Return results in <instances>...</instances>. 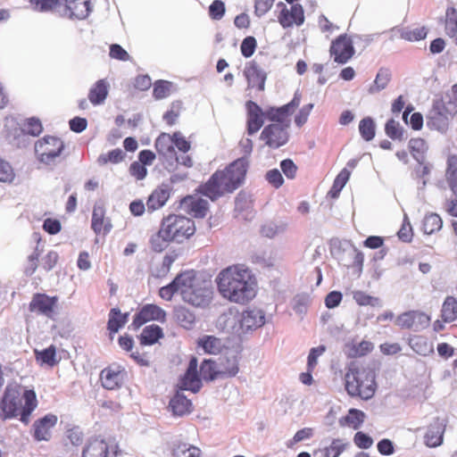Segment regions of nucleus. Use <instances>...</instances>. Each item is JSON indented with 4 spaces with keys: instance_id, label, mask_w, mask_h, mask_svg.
Returning a JSON list of instances; mask_svg holds the SVG:
<instances>
[{
    "instance_id": "obj_1",
    "label": "nucleus",
    "mask_w": 457,
    "mask_h": 457,
    "mask_svg": "<svg viewBox=\"0 0 457 457\" xmlns=\"http://www.w3.org/2000/svg\"><path fill=\"white\" fill-rule=\"evenodd\" d=\"M220 295L230 303L245 305L258 293V281L246 266L233 264L221 270L216 277Z\"/></svg>"
},
{
    "instance_id": "obj_2",
    "label": "nucleus",
    "mask_w": 457,
    "mask_h": 457,
    "mask_svg": "<svg viewBox=\"0 0 457 457\" xmlns=\"http://www.w3.org/2000/svg\"><path fill=\"white\" fill-rule=\"evenodd\" d=\"M248 167L246 158H238L226 169L216 170L211 178L200 187V193L212 201H215L226 194H230L243 183Z\"/></svg>"
},
{
    "instance_id": "obj_3",
    "label": "nucleus",
    "mask_w": 457,
    "mask_h": 457,
    "mask_svg": "<svg viewBox=\"0 0 457 457\" xmlns=\"http://www.w3.org/2000/svg\"><path fill=\"white\" fill-rule=\"evenodd\" d=\"M37 406V400L34 390L29 389L22 392L20 385L9 384L0 402V417L6 420L20 416V420L24 424H28Z\"/></svg>"
},
{
    "instance_id": "obj_4",
    "label": "nucleus",
    "mask_w": 457,
    "mask_h": 457,
    "mask_svg": "<svg viewBox=\"0 0 457 457\" xmlns=\"http://www.w3.org/2000/svg\"><path fill=\"white\" fill-rule=\"evenodd\" d=\"M344 386L351 397L370 400L377 391L375 371L369 367L351 363L345 373Z\"/></svg>"
},
{
    "instance_id": "obj_5",
    "label": "nucleus",
    "mask_w": 457,
    "mask_h": 457,
    "mask_svg": "<svg viewBox=\"0 0 457 457\" xmlns=\"http://www.w3.org/2000/svg\"><path fill=\"white\" fill-rule=\"evenodd\" d=\"M180 296L185 303L195 307L207 306L212 298L211 281L203 278L195 270L179 273Z\"/></svg>"
},
{
    "instance_id": "obj_6",
    "label": "nucleus",
    "mask_w": 457,
    "mask_h": 457,
    "mask_svg": "<svg viewBox=\"0 0 457 457\" xmlns=\"http://www.w3.org/2000/svg\"><path fill=\"white\" fill-rule=\"evenodd\" d=\"M228 320L230 319L237 323L231 326L234 332L241 334L250 329H255L262 327L265 322V316L262 311L253 308L246 309L239 312L236 308H229L228 313Z\"/></svg>"
},
{
    "instance_id": "obj_7",
    "label": "nucleus",
    "mask_w": 457,
    "mask_h": 457,
    "mask_svg": "<svg viewBox=\"0 0 457 457\" xmlns=\"http://www.w3.org/2000/svg\"><path fill=\"white\" fill-rule=\"evenodd\" d=\"M161 228L170 236L172 241L183 242L195 232V222L185 216L170 214L163 218Z\"/></svg>"
},
{
    "instance_id": "obj_8",
    "label": "nucleus",
    "mask_w": 457,
    "mask_h": 457,
    "mask_svg": "<svg viewBox=\"0 0 457 457\" xmlns=\"http://www.w3.org/2000/svg\"><path fill=\"white\" fill-rule=\"evenodd\" d=\"M63 141L53 136H46L35 143V154L37 159L46 165L52 164L60 157L64 150Z\"/></svg>"
},
{
    "instance_id": "obj_9",
    "label": "nucleus",
    "mask_w": 457,
    "mask_h": 457,
    "mask_svg": "<svg viewBox=\"0 0 457 457\" xmlns=\"http://www.w3.org/2000/svg\"><path fill=\"white\" fill-rule=\"evenodd\" d=\"M288 128V122L285 124H269L262 129L260 139L264 142L265 145L271 149L279 148L289 140Z\"/></svg>"
},
{
    "instance_id": "obj_10",
    "label": "nucleus",
    "mask_w": 457,
    "mask_h": 457,
    "mask_svg": "<svg viewBox=\"0 0 457 457\" xmlns=\"http://www.w3.org/2000/svg\"><path fill=\"white\" fill-rule=\"evenodd\" d=\"M127 378V370L124 366L112 363L103 369L99 375L102 386L107 390L120 389Z\"/></svg>"
},
{
    "instance_id": "obj_11",
    "label": "nucleus",
    "mask_w": 457,
    "mask_h": 457,
    "mask_svg": "<svg viewBox=\"0 0 457 457\" xmlns=\"http://www.w3.org/2000/svg\"><path fill=\"white\" fill-rule=\"evenodd\" d=\"M355 50L351 36L339 35L330 45L329 54L335 62L345 64L354 55Z\"/></svg>"
},
{
    "instance_id": "obj_12",
    "label": "nucleus",
    "mask_w": 457,
    "mask_h": 457,
    "mask_svg": "<svg viewBox=\"0 0 457 457\" xmlns=\"http://www.w3.org/2000/svg\"><path fill=\"white\" fill-rule=\"evenodd\" d=\"M167 313L159 305L147 303L143 305L133 317L130 327L134 330H137L144 324L150 321H159L163 323L166 321Z\"/></svg>"
},
{
    "instance_id": "obj_13",
    "label": "nucleus",
    "mask_w": 457,
    "mask_h": 457,
    "mask_svg": "<svg viewBox=\"0 0 457 457\" xmlns=\"http://www.w3.org/2000/svg\"><path fill=\"white\" fill-rule=\"evenodd\" d=\"M278 7L281 8L278 15V21L283 29L300 27L304 23V9L302 4H295L287 8L284 3L279 2Z\"/></svg>"
},
{
    "instance_id": "obj_14",
    "label": "nucleus",
    "mask_w": 457,
    "mask_h": 457,
    "mask_svg": "<svg viewBox=\"0 0 457 457\" xmlns=\"http://www.w3.org/2000/svg\"><path fill=\"white\" fill-rule=\"evenodd\" d=\"M58 296H49L46 294L37 293L32 296L29 304V310L31 312L44 315L52 319L54 315L58 304Z\"/></svg>"
},
{
    "instance_id": "obj_15",
    "label": "nucleus",
    "mask_w": 457,
    "mask_h": 457,
    "mask_svg": "<svg viewBox=\"0 0 457 457\" xmlns=\"http://www.w3.org/2000/svg\"><path fill=\"white\" fill-rule=\"evenodd\" d=\"M430 320V316L423 312L409 311L397 317L396 324L402 328L419 331L427 328Z\"/></svg>"
},
{
    "instance_id": "obj_16",
    "label": "nucleus",
    "mask_w": 457,
    "mask_h": 457,
    "mask_svg": "<svg viewBox=\"0 0 457 457\" xmlns=\"http://www.w3.org/2000/svg\"><path fill=\"white\" fill-rule=\"evenodd\" d=\"M449 125V112L443 101H436L427 116V126L429 129L444 132Z\"/></svg>"
},
{
    "instance_id": "obj_17",
    "label": "nucleus",
    "mask_w": 457,
    "mask_h": 457,
    "mask_svg": "<svg viewBox=\"0 0 457 457\" xmlns=\"http://www.w3.org/2000/svg\"><path fill=\"white\" fill-rule=\"evenodd\" d=\"M58 422L55 414L48 413L36 420L32 426V436L36 441H49L52 436V429Z\"/></svg>"
},
{
    "instance_id": "obj_18",
    "label": "nucleus",
    "mask_w": 457,
    "mask_h": 457,
    "mask_svg": "<svg viewBox=\"0 0 457 457\" xmlns=\"http://www.w3.org/2000/svg\"><path fill=\"white\" fill-rule=\"evenodd\" d=\"M197 359L195 357H192L186 373L179 381V388L180 390H188L193 393H197L200 390L202 382L200 376L197 373Z\"/></svg>"
},
{
    "instance_id": "obj_19",
    "label": "nucleus",
    "mask_w": 457,
    "mask_h": 457,
    "mask_svg": "<svg viewBox=\"0 0 457 457\" xmlns=\"http://www.w3.org/2000/svg\"><path fill=\"white\" fill-rule=\"evenodd\" d=\"M300 102V96L295 95L290 103L278 108H270L266 116L273 123L285 124L288 122L290 124L289 116L299 106Z\"/></svg>"
},
{
    "instance_id": "obj_20",
    "label": "nucleus",
    "mask_w": 457,
    "mask_h": 457,
    "mask_svg": "<svg viewBox=\"0 0 457 457\" xmlns=\"http://www.w3.org/2000/svg\"><path fill=\"white\" fill-rule=\"evenodd\" d=\"M180 208L195 218H204L207 214L209 204L198 196L187 195L180 201Z\"/></svg>"
},
{
    "instance_id": "obj_21",
    "label": "nucleus",
    "mask_w": 457,
    "mask_h": 457,
    "mask_svg": "<svg viewBox=\"0 0 457 457\" xmlns=\"http://www.w3.org/2000/svg\"><path fill=\"white\" fill-rule=\"evenodd\" d=\"M244 75L247 80L249 87H255L259 91L264 90L267 76L264 71L255 61H251L246 63L244 70Z\"/></svg>"
},
{
    "instance_id": "obj_22",
    "label": "nucleus",
    "mask_w": 457,
    "mask_h": 457,
    "mask_svg": "<svg viewBox=\"0 0 457 457\" xmlns=\"http://www.w3.org/2000/svg\"><path fill=\"white\" fill-rule=\"evenodd\" d=\"M91 228L96 234L107 235L112 225L105 217V210L103 205L95 204L92 212Z\"/></svg>"
},
{
    "instance_id": "obj_23",
    "label": "nucleus",
    "mask_w": 457,
    "mask_h": 457,
    "mask_svg": "<svg viewBox=\"0 0 457 457\" xmlns=\"http://www.w3.org/2000/svg\"><path fill=\"white\" fill-rule=\"evenodd\" d=\"M247 108V133H256L263 125V112L261 107L253 101L246 103Z\"/></svg>"
},
{
    "instance_id": "obj_24",
    "label": "nucleus",
    "mask_w": 457,
    "mask_h": 457,
    "mask_svg": "<svg viewBox=\"0 0 457 457\" xmlns=\"http://www.w3.org/2000/svg\"><path fill=\"white\" fill-rule=\"evenodd\" d=\"M170 195L168 186L162 185L156 187L148 196L146 208L149 212L161 209L165 205Z\"/></svg>"
},
{
    "instance_id": "obj_25",
    "label": "nucleus",
    "mask_w": 457,
    "mask_h": 457,
    "mask_svg": "<svg viewBox=\"0 0 457 457\" xmlns=\"http://www.w3.org/2000/svg\"><path fill=\"white\" fill-rule=\"evenodd\" d=\"M109 453L110 447L105 440L93 438L84 446L81 457H108Z\"/></svg>"
},
{
    "instance_id": "obj_26",
    "label": "nucleus",
    "mask_w": 457,
    "mask_h": 457,
    "mask_svg": "<svg viewBox=\"0 0 457 457\" xmlns=\"http://www.w3.org/2000/svg\"><path fill=\"white\" fill-rule=\"evenodd\" d=\"M110 84L105 79L97 80L89 89L87 98L93 105H100L108 96Z\"/></svg>"
},
{
    "instance_id": "obj_27",
    "label": "nucleus",
    "mask_w": 457,
    "mask_h": 457,
    "mask_svg": "<svg viewBox=\"0 0 457 457\" xmlns=\"http://www.w3.org/2000/svg\"><path fill=\"white\" fill-rule=\"evenodd\" d=\"M71 18L85 19L91 12L90 0H63Z\"/></svg>"
},
{
    "instance_id": "obj_28",
    "label": "nucleus",
    "mask_w": 457,
    "mask_h": 457,
    "mask_svg": "<svg viewBox=\"0 0 457 457\" xmlns=\"http://www.w3.org/2000/svg\"><path fill=\"white\" fill-rule=\"evenodd\" d=\"M445 432L444 425L438 420L432 422L424 436L425 444L428 447H436L443 443Z\"/></svg>"
},
{
    "instance_id": "obj_29",
    "label": "nucleus",
    "mask_w": 457,
    "mask_h": 457,
    "mask_svg": "<svg viewBox=\"0 0 457 457\" xmlns=\"http://www.w3.org/2000/svg\"><path fill=\"white\" fill-rule=\"evenodd\" d=\"M197 346L202 348L205 353L219 354L224 349L225 345L220 338L204 335L198 339Z\"/></svg>"
},
{
    "instance_id": "obj_30",
    "label": "nucleus",
    "mask_w": 457,
    "mask_h": 457,
    "mask_svg": "<svg viewBox=\"0 0 457 457\" xmlns=\"http://www.w3.org/2000/svg\"><path fill=\"white\" fill-rule=\"evenodd\" d=\"M169 407L174 415L183 416L191 412L192 403L184 395L177 392L176 395L170 399Z\"/></svg>"
},
{
    "instance_id": "obj_31",
    "label": "nucleus",
    "mask_w": 457,
    "mask_h": 457,
    "mask_svg": "<svg viewBox=\"0 0 457 457\" xmlns=\"http://www.w3.org/2000/svg\"><path fill=\"white\" fill-rule=\"evenodd\" d=\"M374 349V345L370 341L362 340L359 343L352 342L345 345V353L349 358L363 357Z\"/></svg>"
},
{
    "instance_id": "obj_32",
    "label": "nucleus",
    "mask_w": 457,
    "mask_h": 457,
    "mask_svg": "<svg viewBox=\"0 0 457 457\" xmlns=\"http://www.w3.org/2000/svg\"><path fill=\"white\" fill-rule=\"evenodd\" d=\"M365 418L366 415L362 411L352 408L345 416L339 419V425L341 427H349L356 430L361 428Z\"/></svg>"
},
{
    "instance_id": "obj_33",
    "label": "nucleus",
    "mask_w": 457,
    "mask_h": 457,
    "mask_svg": "<svg viewBox=\"0 0 457 457\" xmlns=\"http://www.w3.org/2000/svg\"><path fill=\"white\" fill-rule=\"evenodd\" d=\"M176 322L186 329H191L195 322V313L185 306H178L174 309Z\"/></svg>"
},
{
    "instance_id": "obj_34",
    "label": "nucleus",
    "mask_w": 457,
    "mask_h": 457,
    "mask_svg": "<svg viewBox=\"0 0 457 457\" xmlns=\"http://www.w3.org/2000/svg\"><path fill=\"white\" fill-rule=\"evenodd\" d=\"M129 313H121L120 309L112 308L109 312L107 329L111 335L119 331L128 321Z\"/></svg>"
},
{
    "instance_id": "obj_35",
    "label": "nucleus",
    "mask_w": 457,
    "mask_h": 457,
    "mask_svg": "<svg viewBox=\"0 0 457 457\" xmlns=\"http://www.w3.org/2000/svg\"><path fill=\"white\" fill-rule=\"evenodd\" d=\"M162 337L163 331L161 327L158 325H149L143 329L139 341L142 345H152Z\"/></svg>"
},
{
    "instance_id": "obj_36",
    "label": "nucleus",
    "mask_w": 457,
    "mask_h": 457,
    "mask_svg": "<svg viewBox=\"0 0 457 457\" xmlns=\"http://www.w3.org/2000/svg\"><path fill=\"white\" fill-rule=\"evenodd\" d=\"M441 319L445 323H451L457 319V300L454 296H447L441 309Z\"/></svg>"
},
{
    "instance_id": "obj_37",
    "label": "nucleus",
    "mask_w": 457,
    "mask_h": 457,
    "mask_svg": "<svg viewBox=\"0 0 457 457\" xmlns=\"http://www.w3.org/2000/svg\"><path fill=\"white\" fill-rule=\"evenodd\" d=\"M443 220L436 213H428L425 215L422 220L421 229L426 235H432L442 228Z\"/></svg>"
},
{
    "instance_id": "obj_38",
    "label": "nucleus",
    "mask_w": 457,
    "mask_h": 457,
    "mask_svg": "<svg viewBox=\"0 0 457 457\" xmlns=\"http://www.w3.org/2000/svg\"><path fill=\"white\" fill-rule=\"evenodd\" d=\"M199 376L201 379L205 381H212L221 378L220 369L217 368L216 363L212 360H204L201 363Z\"/></svg>"
},
{
    "instance_id": "obj_39",
    "label": "nucleus",
    "mask_w": 457,
    "mask_h": 457,
    "mask_svg": "<svg viewBox=\"0 0 457 457\" xmlns=\"http://www.w3.org/2000/svg\"><path fill=\"white\" fill-rule=\"evenodd\" d=\"M171 241L170 236L165 232L164 228L160 227L158 232L150 239L151 248L156 253H161L167 248Z\"/></svg>"
},
{
    "instance_id": "obj_40",
    "label": "nucleus",
    "mask_w": 457,
    "mask_h": 457,
    "mask_svg": "<svg viewBox=\"0 0 457 457\" xmlns=\"http://www.w3.org/2000/svg\"><path fill=\"white\" fill-rule=\"evenodd\" d=\"M445 178L453 193L457 192V155H450L447 159Z\"/></svg>"
},
{
    "instance_id": "obj_41",
    "label": "nucleus",
    "mask_w": 457,
    "mask_h": 457,
    "mask_svg": "<svg viewBox=\"0 0 457 457\" xmlns=\"http://www.w3.org/2000/svg\"><path fill=\"white\" fill-rule=\"evenodd\" d=\"M351 171L347 168H344L336 177L333 185L328 192L332 198L338 197L341 190L344 188L349 180Z\"/></svg>"
},
{
    "instance_id": "obj_42",
    "label": "nucleus",
    "mask_w": 457,
    "mask_h": 457,
    "mask_svg": "<svg viewBox=\"0 0 457 457\" xmlns=\"http://www.w3.org/2000/svg\"><path fill=\"white\" fill-rule=\"evenodd\" d=\"M445 34L453 37L457 33V9L454 7H448L445 12Z\"/></svg>"
},
{
    "instance_id": "obj_43",
    "label": "nucleus",
    "mask_w": 457,
    "mask_h": 457,
    "mask_svg": "<svg viewBox=\"0 0 457 457\" xmlns=\"http://www.w3.org/2000/svg\"><path fill=\"white\" fill-rule=\"evenodd\" d=\"M411 347L420 355H428L433 352L432 345L421 336H415L410 339Z\"/></svg>"
},
{
    "instance_id": "obj_44",
    "label": "nucleus",
    "mask_w": 457,
    "mask_h": 457,
    "mask_svg": "<svg viewBox=\"0 0 457 457\" xmlns=\"http://www.w3.org/2000/svg\"><path fill=\"white\" fill-rule=\"evenodd\" d=\"M239 371L238 361L236 356L227 357L221 361L220 367V373L221 378L234 377Z\"/></svg>"
},
{
    "instance_id": "obj_45",
    "label": "nucleus",
    "mask_w": 457,
    "mask_h": 457,
    "mask_svg": "<svg viewBox=\"0 0 457 457\" xmlns=\"http://www.w3.org/2000/svg\"><path fill=\"white\" fill-rule=\"evenodd\" d=\"M176 293L180 295L179 274H178L170 284L159 289V296L165 301H170Z\"/></svg>"
},
{
    "instance_id": "obj_46",
    "label": "nucleus",
    "mask_w": 457,
    "mask_h": 457,
    "mask_svg": "<svg viewBox=\"0 0 457 457\" xmlns=\"http://www.w3.org/2000/svg\"><path fill=\"white\" fill-rule=\"evenodd\" d=\"M36 359L41 363L47 364L51 367L54 366L58 361L56 360V347L50 345L42 351H35Z\"/></svg>"
},
{
    "instance_id": "obj_47",
    "label": "nucleus",
    "mask_w": 457,
    "mask_h": 457,
    "mask_svg": "<svg viewBox=\"0 0 457 457\" xmlns=\"http://www.w3.org/2000/svg\"><path fill=\"white\" fill-rule=\"evenodd\" d=\"M175 457H201L199 448L186 443H179L173 448Z\"/></svg>"
},
{
    "instance_id": "obj_48",
    "label": "nucleus",
    "mask_w": 457,
    "mask_h": 457,
    "mask_svg": "<svg viewBox=\"0 0 457 457\" xmlns=\"http://www.w3.org/2000/svg\"><path fill=\"white\" fill-rule=\"evenodd\" d=\"M376 126L372 118L366 117L359 123V131L365 141H370L375 137Z\"/></svg>"
},
{
    "instance_id": "obj_49",
    "label": "nucleus",
    "mask_w": 457,
    "mask_h": 457,
    "mask_svg": "<svg viewBox=\"0 0 457 457\" xmlns=\"http://www.w3.org/2000/svg\"><path fill=\"white\" fill-rule=\"evenodd\" d=\"M408 146L411 155L418 161L423 158L424 154L428 150L427 142L421 137L411 138L409 141Z\"/></svg>"
},
{
    "instance_id": "obj_50",
    "label": "nucleus",
    "mask_w": 457,
    "mask_h": 457,
    "mask_svg": "<svg viewBox=\"0 0 457 457\" xmlns=\"http://www.w3.org/2000/svg\"><path fill=\"white\" fill-rule=\"evenodd\" d=\"M41 242V238H37V245L35 247L33 253L28 256V266L25 269V273L27 275H32L37 269L39 257L43 252V249L40 248L39 245Z\"/></svg>"
},
{
    "instance_id": "obj_51",
    "label": "nucleus",
    "mask_w": 457,
    "mask_h": 457,
    "mask_svg": "<svg viewBox=\"0 0 457 457\" xmlns=\"http://www.w3.org/2000/svg\"><path fill=\"white\" fill-rule=\"evenodd\" d=\"M346 443L340 438L333 439L331 444L323 449L324 457H338L346 449Z\"/></svg>"
},
{
    "instance_id": "obj_52",
    "label": "nucleus",
    "mask_w": 457,
    "mask_h": 457,
    "mask_svg": "<svg viewBox=\"0 0 457 457\" xmlns=\"http://www.w3.org/2000/svg\"><path fill=\"white\" fill-rule=\"evenodd\" d=\"M22 130L28 135L37 137L43 131V125L39 119L31 117L24 121Z\"/></svg>"
},
{
    "instance_id": "obj_53",
    "label": "nucleus",
    "mask_w": 457,
    "mask_h": 457,
    "mask_svg": "<svg viewBox=\"0 0 457 457\" xmlns=\"http://www.w3.org/2000/svg\"><path fill=\"white\" fill-rule=\"evenodd\" d=\"M182 111V103L176 101L171 103L170 109L163 114L164 121L172 126L176 123Z\"/></svg>"
},
{
    "instance_id": "obj_54",
    "label": "nucleus",
    "mask_w": 457,
    "mask_h": 457,
    "mask_svg": "<svg viewBox=\"0 0 457 457\" xmlns=\"http://www.w3.org/2000/svg\"><path fill=\"white\" fill-rule=\"evenodd\" d=\"M155 148L159 154H167L174 151L170 140V135L162 133L155 141Z\"/></svg>"
},
{
    "instance_id": "obj_55",
    "label": "nucleus",
    "mask_w": 457,
    "mask_h": 457,
    "mask_svg": "<svg viewBox=\"0 0 457 457\" xmlns=\"http://www.w3.org/2000/svg\"><path fill=\"white\" fill-rule=\"evenodd\" d=\"M385 132L391 139L402 140L403 136V130L401 128L398 121L394 119H390L386 121L385 126Z\"/></svg>"
},
{
    "instance_id": "obj_56",
    "label": "nucleus",
    "mask_w": 457,
    "mask_h": 457,
    "mask_svg": "<svg viewBox=\"0 0 457 457\" xmlns=\"http://www.w3.org/2000/svg\"><path fill=\"white\" fill-rule=\"evenodd\" d=\"M428 31L425 27H418L412 29H404L401 32V37L407 41H420L427 37Z\"/></svg>"
},
{
    "instance_id": "obj_57",
    "label": "nucleus",
    "mask_w": 457,
    "mask_h": 457,
    "mask_svg": "<svg viewBox=\"0 0 457 457\" xmlns=\"http://www.w3.org/2000/svg\"><path fill=\"white\" fill-rule=\"evenodd\" d=\"M125 154L121 149L116 148L105 154L100 155L98 162L101 164H106L107 162L119 163L124 160Z\"/></svg>"
},
{
    "instance_id": "obj_58",
    "label": "nucleus",
    "mask_w": 457,
    "mask_h": 457,
    "mask_svg": "<svg viewBox=\"0 0 457 457\" xmlns=\"http://www.w3.org/2000/svg\"><path fill=\"white\" fill-rule=\"evenodd\" d=\"M353 297L354 301L361 306H376L379 303V299L378 297L371 296L362 291L353 292Z\"/></svg>"
},
{
    "instance_id": "obj_59",
    "label": "nucleus",
    "mask_w": 457,
    "mask_h": 457,
    "mask_svg": "<svg viewBox=\"0 0 457 457\" xmlns=\"http://www.w3.org/2000/svg\"><path fill=\"white\" fill-rule=\"evenodd\" d=\"M62 0H29L34 10L37 12H48L55 9Z\"/></svg>"
},
{
    "instance_id": "obj_60",
    "label": "nucleus",
    "mask_w": 457,
    "mask_h": 457,
    "mask_svg": "<svg viewBox=\"0 0 457 457\" xmlns=\"http://www.w3.org/2000/svg\"><path fill=\"white\" fill-rule=\"evenodd\" d=\"M171 83L168 81L160 80L154 86L153 96L155 99L160 100L166 98L170 94Z\"/></svg>"
},
{
    "instance_id": "obj_61",
    "label": "nucleus",
    "mask_w": 457,
    "mask_h": 457,
    "mask_svg": "<svg viewBox=\"0 0 457 457\" xmlns=\"http://www.w3.org/2000/svg\"><path fill=\"white\" fill-rule=\"evenodd\" d=\"M257 47V41L254 37L248 36L245 37L241 43L240 50L241 54L244 57L249 58L251 57Z\"/></svg>"
},
{
    "instance_id": "obj_62",
    "label": "nucleus",
    "mask_w": 457,
    "mask_h": 457,
    "mask_svg": "<svg viewBox=\"0 0 457 457\" xmlns=\"http://www.w3.org/2000/svg\"><path fill=\"white\" fill-rule=\"evenodd\" d=\"M15 177L14 170L11 164L0 159V182L4 183H11Z\"/></svg>"
},
{
    "instance_id": "obj_63",
    "label": "nucleus",
    "mask_w": 457,
    "mask_h": 457,
    "mask_svg": "<svg viewBox=\"0 0 457 457\" xmlns=\"http://www.w3.org/2000/svg\"><path fill=\"white\" fill-rule=\"evenodd\" d=\"M326 351V347L324 345H320L318 347H313L310 350L308 358H307V370L310 371H313L318 364V358L321 356Z\"/></svg>"
},
{
    "instance_id": "obj_64",
    "label": "nucleus",
    "mask_w": 457,
    "mask_h": 457,
    "mask_svg": "<svg viewBox=\"0 0 457 457\" xmlns=\"http://www.w3.org/2000/svg\"><path fill=\"white\" fill-rule=\"evenodd\" d=\"M225 13V4L220 0H214L209 6V15L212 20H220Z\"/></svg>"
}]
</instances>
